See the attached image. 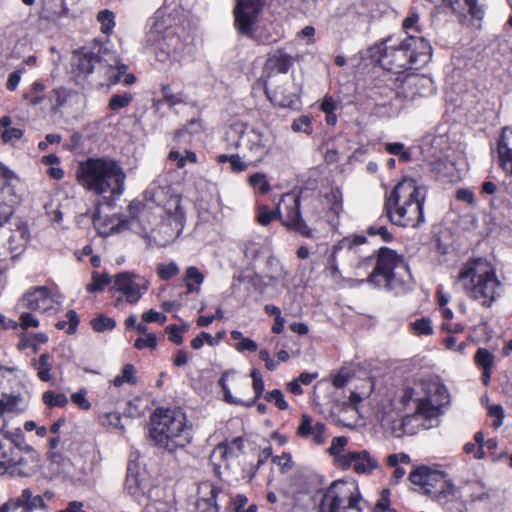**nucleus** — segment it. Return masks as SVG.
<instances>
[{
	"label": "nucleus",
	"mask_w": 512,
	"mask_h": 512,
	"mask_svg": "<svg viewBox=\"0 0 512 512\" xmlns=\"http://www.w3.org/2000/svg\"><path fill=\"white\" fill-rule=\"evenodd\" d=\"M425 79L423 77H420L416 74H407L405 77L401 80L402 87L397 88V96L403 97V98H410L413 99L414 92L408 93L406 92V88H412L418 86V84Z\"/></svg>",
	"instance_id": "nucleus-34"
},
{
	"label": "nucleus",
	"mask_w": 512,
	"mask_h": 512,
	"mask_svg": "<svg viewBox=\"0 0 512 512\" xmlns=\"http://www.w3.org/2000/svg\"><path fill=\"white\" fill-rule=\"evenodd\" d=\"M277 212L284 226L293 230L303 237L311 238L312 230L302 219L300 211V198L292 193H286L282 196Z\"/></svg>",
	"instance_id": "nucleus-13"
},
{
	"label": "nucleus",
	"mask_w": 512,
	"mask_h": 512,
	"mask_svg": "<svg viewBox=\"0 0 512 512\" xmlns=\"http://www.w3.org/2000/svg\"><path fill=\"white\" fill-rule=\"evenodd\" d=\"M387 41L378 47L380 65L394 73L418 69L431 59L432 46L423 37L409 35L398 45L388 46Z\"/></svg>",
	"instance_id": "nucleus-3"
},
{
	"label": "nucleus",
	"mask_w": 512,
	"mask_h": 512,
	"mask_svg": "<svg viewBox=\"0 0 512 512\" xmlns=\"http://www.w3.org/2000/svg\"><path fill=\"white\" fill-rule=\"evenodd\" d=\"M185 422L186 417L182 410L159 408L151 416L150 436L157 445L168 446L171 441L174 448H184V442L174 440L185 433Z\"/></svg>",
	"instance_id": "nucleus-10"
},
{
	"label": "nucleus",
	"mask_w": 512,
	"mask_h": 512,
	"mask_svg": "<svg viewBox=\"0 0 512 512\" xmlns=\"http://www.w3.org/2000/svg\"><path fill=\"white\" fill-rule=\"evenodd\" d=\"M133 100V95L129 92L122 94H113L109 100V108L113 111H118L127 107Z\"/></svg>",
	"instance_id": "nucleus-42"
},
{
	"label": "nucleus",
	"mask_w": 512,
	"mask_h": 512,
	"mask_svg": "<svg viewBox=\"0 0 512 512\" xmlns=\"http://www.w3.org/2000/svg\"><path fill=\"white\" fill-rule=\"evenodd\" d=\"M279 218V214L276 210H270L267 206H260L258 209L257 221L260 225L266 226L271 221Z\"/></svg>",
	"instance_id": "nucleus-49"
},
{
	"label": "nucleus",
	"mask_w": 512,
	"mask_h": 512,
	"mask_svg": "<svg viewBox=\"0 0 512 512\" xmlns=\"http://www.w3.org/2000/svg\"><path fill=\"white\" fill-rule=\"evenodd\" d=\"M450 403V394L446 386L442 383H434L429 393L417 400L416 411L412 415L405 416L400 422L399 427L404 434L415 433L414 424H421L424 429H430L437 426L439 416L443 409Z\"/></svg>",
	"instance_id": "nucleus-8"
},
{
	"label": "nucleus",
	"mask_w": 512,
	"mask_h": 512,
	"mask_svg": "<svg viewBox=\"0 0 512 512\" xmlns=\"http://www.w3.org/2000/svg\"><path fill=\"white\" fill-rule=\"evenodd\" d=\"M291 128L294 132L310 134L312 132L311 118L308 115H301L293 121Z\"/></svg>",
	"instance_id": "nucleus-53"
},
{
	"label": "nucleus",
	"mask_w": 512,
	"mask_h": 512,
	"mask_svg": "<svg viewBox=\"0 0 512 512\" xmlns=\"http://www.w3.org/2000/svg\"><path fill=\"white\" fill-rule=\"evenodd\" d=\"M77 177L86 190L111 198L120 197L125 189L126 174L111 158H90L79 165Z\"/></svg>",
	"instance_id": "nucleus-2"
},
{
	"label": "nucleus",
	"mask_w": 512,
	"mask_h": 512,
	"mask_svg": "<svg viewBox=\"0 0 512 512\" xmlns=\"http://www.w3.org/2000/svg\"><path fill=\"white\" fill-rule=\"evenodd\" d=\"M409 480L420 493L434 499L446 498L455 492L452 480L438 466H416L410 472Z\"/></svg>",
	"instance_id": "nucleus-12"
},
{
	"label": "nucleus",
	"mask_w": 512,
	"mask_h": 512,
	"mask_svg": "<svg viewBox=\"0 0 512 512\" xmlns=\"http://www.w3.org/2000/svg\"><path fill=\"white\" fill-rule=\"evenodd\" d=\"M50 356L47 353H43L40 355L39 359L33 360V365L35 369L38 371V377L40 380L48 382L51 380L50 370Z\"/></svg>",
	"instance_id": "nucleus-35"
},
{
	"label": "nucleus",
	"mask_w": 512,
	"mask_h": 512,
	"mask_svg": "<svg viewBox=\"0 0 512 512\" xmlns=\"http://www.w3.org/2000/svg\"><path fill=\"white\" fill-rule=\"evenodd\" d=\"M205 279L204 274L195 266H189L185 272L184 282L201 285Z\"/></svg>",
	"instance_id": "nucleus-55"
},
{
	"label": "nucleus",
	"mask_w": 512,
	"mask_h": 512,
	"mask_svg": "<svg viewBox=\"0 0 512 512\" xmlns=\"http://www.w3.org/2000/svg\"><path fill=\"white\" fill-rule=\"evenodd\" d=\"M458 281L473 300L490 307L500 295L501 283L494 267L484 259L470 260L461 268Z\"/></svg>",
	"instance_id": "nucleus-4"
},
{
	"label": "nucleus",
	"mask_w": 512,
	"mask_h": 512,
	"mask_svg": "<svg viewBox=\"0 0 512 512\" xmlns=\"http://www.w3.org/2000/svg\"><path fill=\"white\" fill-rule=\"evenodd\" d=\"M100 421L102 425L113 428L123 430V425L121 424V415L117 412H108L104 413L100 416Z\"/></svg>",
	"instance_id": "nucleus-46"
},
{
	"label": "nucleus",
	"mask_w": 512,
	"mask_h": 512,
	"mask_svg": "<svg viewBox=\"0 0 512 512\" xmlns=\"http://www.w3.org/2000/svg\"><path fill=\"white\" fill-rule=\"evenodd\" d=\"M366 502L352 483L334 481L324 492L319 512H364Z\"/></svg>",
	"instance_id": "nucleus-11"
},
{
	"label": "nucleus",
	"mask_w": 512,
	"mask_h": 512,
	"mask_svg": "<svg viewBox=\"0 0 512 512\" xmlns=\"http://www.w3.org/2000/svg\"><path fill=\"white\" fill-rule=\"evenodd\" d=\"M249 184L259 189L262 194L267 193L270 190V185L266 179L265 174L255 173L249 177Z\"/></svg>",
	"instance_id": "nucleus-50"
},
{
	"label": "nucleus",
	"mask_w": 512,
	"mask_h": 512,
	"mask_svg": "<svg viewBox=\"0 0 512 512\" xmlns=\"http://www.w3.org/2000/svg\"><path fill=\"white\" fill-rule=\"evenodd\" d=\"M460 18L466 19L470 16L473 20H482L484 8L478 0H445Z\"/></svg>",
	"instance_id": "nucleus-24"
},
{
	"label": "nucleus",
	"mask_w": 512,
	"mask_h": 512,
	"mask_svg": "<svg viewBox=\"0 0 512 512\" xmlns=\"http://www.w3.org/2000/svg\"><path fill=\"white\" fill-rule=\"evenodd\" d=\"M203 488L209 489L210 496L206 499H204V498L200 499L198 501V505H200L201 502H204L207 507H214L215 511L218 512L220 507L218 506V504L216 502V498H217L218 494L220 493V489L217 486L210 484V483L203 484L201 489H203Z\"/></svg>",
	"instance_id": "nucleus-45"
},
{
	"label": "nucleus",
	"mask_w": 512,
	"mask_h": 512,
	"mask_svg": "<svg viewBox=\"0 0 512 512\" xmlns=\"http://www.w3.org/2000/svg\"><path fill=\"white\" fill-rule=\"evenodd\" d=\"M161 93L163 101L171 107L184 101L183 94L180 92L174 93L171 89V86L168 84L162 85Z\"/></svg>",
	"instance_id": "nucleus-43"
},
{
	"label": "nucleus",
	"mask_w": 512,
	"mask_h": 512,
	"mask_svg": "<svg viewBox=\"0 0 512 512\" xmlns=\"http://www.w3.org/2000/svg\"><path fill=\"white\" fill-rule=\"evenodd\" d=\"M73 67L79 75L87 76L96 69L101 77L100 85L111 86L118 82L131 85L136 81L133 74L127 73V65L122 63L118 55L102 51L96 55L91 51L80 50L74 53Z\"/></svg>",
	"instance_id": "nucleus-5"
},
{
	"label": "nucleus",
	"mask_w": 512,
	"mask_h": 512,
	"mask_svg": "<svg viewBox=\"0 0 512 512\" xmlns=\"http://www.w3.org/2000/svg\"><path fill=\"white\" fill-rule=\"evenodd\" d=\"M20 326L22 329L26 330L28 328H37L39 326V321L34 317L33 314L29 312H22L20 314Z\"/></svg>",
	"instance_id": "nucleus-60"
},
{
	"label": "nucleus",
	"mask_w": 512,
	"mask_h": 512,
	"mask_svg": "<svg viewBox=\"0 0 512 512\" xmlns=\"http://www.w3.org/2000/svg\"><path fill=\"white\" fill-rule=\"evenodd\" d=\"M167 333L169 334V339L173 343L180 345L183 342L182 332L183 329L176 326V325H170L166 328Z\"/></svg>",
	"instance_id": "nucleus-62"
},
{
	"label": "nucleus",
	"mask_w": 512,
	"mask_h": 512,
	"mask_svg": "<svg viewBox=\"0 0 512 512\" xmlns=\"http://www.w3.org/2000/svg\"><path fill=\"white\" fill-rule=\"evenodd\" d=\"M72 95V91L63 87L53 89L50 92V102L52 103V108L54 110L60 109L67 103L68 99L71 98Z\"/></svg>",
	"instance_id": "nucleus-36"
},
{
	"label": "nucleus",
	"mask_w": 512,
	"mask_h": 512,
	"mask_svg": "<svg viewBox=\"0 0 512 512\" xmlns=\"http://www.w3.org/2000/svg\"><path fill=\"white\" fill-rule=\"evenodd\" d=\"M411 327L417 335H431L433 333L432 323L427 318L412 322Z\"/></svg>",
	"instance_id": "nucleus-51"
},
{
	"label": "nucleus",
	"mask_w": 512,
	"mask_h": 512,
	"mask_svg": "<svg viewBox=\"0 0 512 512\" xmlns=\"http://www.w3.org/2000/svg\"><path fill=\"white\" fill-rule=\"evenodd\" d=\"M43 402L49 407H64L68 403V399L63 393H55L46 391L42 395Z\"/></svg>",
	"instance_id": "nucleus-41"
},
{
	"label": "nucleus",
	"mask_w": 512,
	"mask_h": 512,
	"mask_svg": "<svg viewBox=\"0 0 512 512\" xmlns=\"http://www.w3.org/2000/svg\"><path fill=\"white\" fill-rule=\"evenodd\" d=\"M97 20L100 23L101 32L104 34H110L115 26L114 13L108 9L102 10L97 15Z\"/></svg>",
	"instance_id": "nucleus-38"
},
{
	"label": "nucleus",
	"mask_w": 512,
	"mask_h": 512,
	"mask_svg": "<svg viewBox=\"0 0 512 512\" xmlns=\"http://www.w3.org/2000/svg\"><path fill=\"white\" fill-rule=\"evenodd\" d=\"M109 283L113 284V278L108 274H99L97 272L92 273V281L86 286V290L89 293L102 291Z\"/></svg>",
	"instance_id": "nucleus-37"
},
{
	"label": "nucleus",
	"mask_w": 512,
	"mask_h": 512,
	"mask_svg": "<svg viewBox=\"0 0 512 512\" xmlns=\"http://www.w3.org/2000/svg\"><path fill=\"white\" fill-rule=\"evenodd\" d=\"M142 319L144 322H159L161 324L167 320L165 315H163L153 309H150L147 312L143 313Z\"/></svg>",
	"instance_id": "nucleus-63"
},
{
	"label": "nucleus",
	"mask_w": 512,
	"mask_h": 512,
	"mask_svg": "<svg viewBox=\"0 0 512 512\" xmlns=\"http://www.w3.org/2000/svg\"><path fill=\"white\" fill-rule=\"evenodd\" d=\"M10 500L16 507L21 508V510H25V512H32L35 509L46 508L44 498L40 495H33L29 488L23 489L20 496Z\"/></svg>",
	"instance_id": "nucleus-28"
},
{
	"label": "nucleus",
	"mask_w": 512,
	"mask_h": 512,
	"mask_svg": "<svg viewBox=\"0 0 512 512\" xmlns=\"http://www.w3.org/2000/svg\"><path fill=\"white\" fill-rule=\"evenodd\" d=\"M86 394L87 391L83 388L71 395L72 402L83 410L91 408V403L87 400Z\"/></svg>",
	"instance_id": "nucleus-57"
},
{
	"label": "nucleus",
	"mask_w": 512,
	"mask_h": 512,
	"mask_svg": "<svg viewBox=\"0 0 512 512\" xmlns=\"http://www.w3.org/2000/svg\"><path fill=\"white\" fill-rule=\"evenodd\" d=\"M64 463L61 450H51L45 460L37 450H0V474L30 476L45 465L51 474H58Z\"/></svg>",
	"instance_id": "nucleus-6"
},
{
	"label": "nucleus",
	"mask_w": 512,
	"mask_h": 512,
	"mask_svg": "<svg viewBox=\"0 0 512 512\" xmlns=\"http://www.w3.org/2000/svg\"><path fill=\"white\" fill-rule=\"evenodd\" d=\"M23 136V130L18 128H8L4 130L1 134L2 140L6 142H10L14 139H20Z\"/></svg>",
	"instance_id": "nucleus-64"
},
{
	"label": "nucleus",
	"mask_w": 512,
	"mask_h": 512,
	"mask_svg": "<svg viewBox=\"0 0 512 512\" xmlns=\"http://www.w3.org/2000/svg\"><path fill=\"white\" fill-rule=\"evenodd\" d=\"M136 372L137 370L133 364H125L121 373L112 380V384L115 387H121L125 383L135 385L137 383Z\"/></svg>",
	"instance_id": "nucleus-33"
},
{
	"label": "nucleus",
	"mask_w": 512,
	"mask_h": 512,
	"mask_svg": "<svg viewBox=\"0 0 512 512\" xmlns=\"http://www.w3.org/2000/svg\"><path fill=\"white\" fill-rule=\"evenodd\" d=\"M172 18L167 12L166 7H160L154 15L149 19V30L146 33V42L148 44L160 43L167 41V46L180 44L179 38L174 34L172 26Z\"/></svg>",
	"instance_id": "nucleus-15"
},
{
	"label": "nucleus",
	"mask_w": 512,
	"mask_h": 512,
	"mask_svg": "<svg viewBox=\"0 0 512 512\" xmlns=\"http://www.w3.org/2000/svg\"><path fill=\"white\" fill-rule=\"evenodd\" d=\"M488 414L490 417L494 418L492 422V426L494 428H499L503 424L504 419V410L500 405H492L489 407Z\"/></svg>",
	"instance_id": "nucleus-59"
},
{
	"label": "nucleus",
	"mask_w": 512,
	"mask_h": 512,
	"mask_svg": "<svg viewBox=\"0 0 512 512\" xmlns=\"http://www.w3.org/2000/svg\"><path fill=\"white\" fill-rule=\"evenodd\" d=\"M217 161L219 163L229 162L230 168L233 172H241L246 170L248 167V164L245 161H242L238 154H220L217 156Z\"/></svg>",
	"instance_id": "nucleus-39"
},
{
	"label": "nucleus",
	"mask_w": 512,
	"mask_h": 512,
	"mask_svg": "<svg viewBox=\"0 0 512 512\" xmlns=\"http://www.w3.org/2000/svg\"><path fill=\"white\" fill-rule=\"evenodd\" d=\"M149 282L144 278L130 273L121 272L113 277L112 291L121 293L125 301L136 304L148 290Z\"/></svg>",
	"instance_id": "nucleus-16"
},
{
	"label": "nucleus",
	"mask_w": 512,
	"mask_h": 512,
	"mask_svg": "<svg viewBox=\"0 0 512 512\" xmlns=\"http://www.w3.org/2000/svg\"><path fill=\"white\" fill-rule=\"evenodd\" d=\"M291 66V58L288 54L282 51H276L271 54L266 60L264 72L267 78L272 77L274 74H285Z\"/></svg>",
	"instance_id": "nucleus-26"
},
{
	"label": "nucleus",
	"mask_w": 512,
	"mask_h": 512,
	"mask_svg": "<svg viewBox=\"0 0 512 512\" xmlns=\"http://www.w3.org/2000/svg\"><path fill=\"white\" fill-rule=\"evenodd\" d=\"M385 148L388 153L399 156L400 159L404 161H408L410 159V152L404 149V145L402 143H387Z\"/></svg>",
	"instance_id": "nucleus-54"
},
{
	"label": "nucleus",
	"mask_w": 512,
	"mask_h": 512,
	"mask_svg": "<svg viewBox=\"0 0 512 512\" xmlns=\"http://www.w3.org/2000/svg\"><path fill=\"white\" fill-rule=\"evenodd\" d=\"M387 463L390 467L395 468L392 476V482L397 484L406 474L405 469L401 467L400 464H409L410 457L405 453L391 454L387 458Z\"/></svg>",
	"instance_id": "nucleus-31"
},
{
	"label": "nucleus",
	"mask_w": 512,
	"mask_h": 512,
	"mask_svg": "<svg viewBox=\"0 0 512 512\" xmlns=\"http://www.w3.org/2000/svg\"><path fill=\"white\" fill-rule=\"evenodd\" d=\"M493 359V355L484 348H479L475 354L476 363L483 369H491Z\"/></svg>",
	"instance_id": "nucleus-52"
},
{
	"label": "nucleus",
	"mask_w": 512,
	"mask_h": 512,
	"mask_svg": "<svg viewBox=\"0 0 512 512\" xmlns=\"http://www.w3.org/2000/svg\"><path fill=\"white\" fill-rule=\"evenodd\" d=\"M171 197V189L167 185H161L158 181L152 182L145 190V198L158 206H163Z\"/></svg>",
	"instance_id": "nucleus-30"
},
{
	"label": "nucleus",
	"mask_w": 512,
	"mask_h": 512,
	"mask_svg": "<svg viewBox=\"0 0 512 512\" xmlns=\"http://www.w3.org/2000/svg\"><path fill=\"white\" fill-rule=\"evenodd\" d=\"M410 278V271L403 257L387 247H382L367 281L398 294L408 289Z\"/></svg>",
	"instance_id": "nucleus-7"
},
{
	"label": "nucleus",
	"mask_w": 512,
	"mask_h": 512,
	"mask_svg": "<svg viewBox=\"0 0 512 512\" xmlns=\"http://www.w3.org/2000/svg\"><path fill=\"white\" fill-rule=\"evenodd\" d=\"M18 182L16 175L6 166L0 164V229L14 212L15 205L19 202V196L15 190Z\"/></svg>",
	"instance_id": "nucleus-14"
},
{
	"label": "nucleus",
	"mask_w": 512,
	"mask_h": 512,
	"mask_svg": "<svg viewBox=\"0 0 512 512\" xmlns=\"http://www.w3.org/2000/svg\"><path fill=\"white\" fill-rule=\"evenodd\" d=\"M265 399L269 402H274V404L281 410L288 408V403L284 400L283 393L278 389L268 392Z\"/></svg>",
	"instance_id": "nucleus-56"
},
{
	"label": "nucleus",
	"mask_w": 512,
	"mask_h": 512,
	"mask_svg": "<svg viewBox=\"0 0 512 512\" xmlns=\"http://www.w3.org/2000/svg\"><path fill=\"white\" fill-rule=\"evenodd\" d=\"M366 242V238L362 235H354L344 237L338 241L333 247V259L347 254L350 258H355L359 254V247Z\"/></svg>",
	"instance_id": "nucleus-25"
},
{
	"label": "nucleus",
	"mask_w": 512,
	"mask_h": 512,
	"mask_svg": "<svg viewBox=\"0 0 512 512\" xmlns=\"http://www.w3.org/2000/svg\"><path fill=\"white\" fill-rule=\"evenodd\" d=\"M7 229L9 230V236L4 237L3 244H1V247L2 249H4L7 246V249L11 253H15L19 249L24 247V245L27 242V238L25 237V232L22 230L14 232L9 228Z\"/></svg>",
	"instance_id": "nucleus-32"
},
{
	"label": "nucleus",
	"mask_w": 512,
	"mask_h": 512,
	"mask_svg": "<svg viewBox=\"0 0 512 512\" xmlns=\"http://www.w3.org/2000/svg\"><path fill=\"white\" fill-rule=\"evenodd\" d=\"M134 346L139 350L144 348L155 349L157 346L155 334H146L144 337L137 338Z\"/></svg>",
	"instance_id": "nucleus-58"
},
{
	"label": "nucleus",
	"mask_w": 512,
	"mask_h": 512,
	"mask_svg": "<svg viewBox=\"0 0 512 512\" xmlns=\"http://www.w3.org/2000/svg\"><path fill=\"white\" fill-rule=\"evenodd\" d=\"M265 93L272 104L282 108H294L299 104L298 88L291 90V88L287 86L270 90L266 85Z\"/></svg>",
	"instance_id": "nucleus-23"
},
{
	"label": "nucleus",
	"mask_w": 512,
	"mask_h": 512,
	"mask_svg": "<svg viewBox=\"0 0 512 512\" xmlns=\"http://www.w3.org/2000/svg\"><path fill=\"white\" fill-rule=\"evenodd\" d=\"M266 0H237L234 8L235 25L243 35H250Z\"/></svg>",
	"instance_id": "nucleus-18"
},
{
	"label": "nucleus",
	"mask_w": 512,
	"mask_h": 512,
	"mask_svg": "<svg viewBox=\"0 0 512 512\" xmlns=\"http://www.w3.org/2000/svg\"><path fill=\"white\" fill-rule=\"evenodd\" d=\"M234 374L235 373L233 371H225L222 373V376L219 380V385L224 394V401L229 404H232V405H240V406H246V407H250V406L254 405L256 400L260 398V396L262 395V393L264 391V382H263L260 372L257 369H253L251 371V377L253 380L252 387L255 392V397L253 399L247 400V401L233 396L229 387L226 384L228 378L230 376H234Z\"/></svg>",
	"instance_id": "nucleus-20"
},
{
	"label": "nucleus",
	"mask_w": 512,
	"mask_h": 512,
	"mask_svg": "<svg viewBox=\"0 0 512 512\" xmlns=\"http://www.w3.org/2000/svg\"><path fill=\"white\" fill-rule=\"evenodd\" d=\"M427 188L412 178H403L385 200V211L394 225L416 228L424 222Z\"/></svg>",
	"instance_id": "nucleus-1"
},
{
	"label": "nucleus",
	"mask_w": 512,
	"mask_h": 512,
	"mask_svg": "<svg viewBox=\"0 0 512 512\" xmlns=\"http://www.w3.org/2000/svg\"><path fill=\"white\" fill-rule=\"evenodd\" d=\"M157 273L162 280H169L179 274V267L175 262L160 264L157 267Z\"/></svg>",
	"instance_id": "nucleus-48"
},
{
	"label": "nucleus",
	"mask_w": 512,
	"mask_h": 512,
	"mask_svg": "<svg viewBox=\"0 0 512 512\" xmlns=\"http://www.w3.org/2000/svg\"><path fill=\"white\" fill-rule=\"evenodd\" d=\"M151 46H156L158 51L156 52V58L160 62H165L171 56H175V49L179 44H174L173 46L168 47L167 41H160V43L150 44Z\"/></svg>",
	"instance_id": "nucleus-44"
},
{
	"label": "nucleus",
	"mask_w": 512,
	"mask_h": 512,
	"mask_svg": "<svg viewBox=\"0 0 512 512\" xmlns=\"http://www.w3.org/2000/svg\"><path fill=\"white\" fill-rule=\"evenodd\" d=\"M390 495L391 492L388 488L383 489L380 493L379 499L375 504V509L382 511L388 510L390 507Z\"/></svg>",
	"instance_id": "nucleus-61"
},
{
	"label": "nucleus",
	"mask_w": 512,
	"mask_h": 512,
	"mask_svg": "<svg viewBox=\"0 0 512 512\" xmlns=\"http://www.w3.org/2000/svg\"><path fill=\"white\" fill-rule=\"evenodd\" d=\"M297 434L302 438L311 439L312 444L320 446L325 444L328 433L324 423L314 421L311 416L303 414L301 423L297 428Z\"/></svg>",
	"instance_id": "nucleus-21"
},
{
	"label": "nucleus",
	"mask_w": 512,
	"mask_h": 512,
	"mask_svg": "<svg viewBox=\"0 0 512 512\" xmlns=\"http://www.w3.org/2000/svg\"><path fill=\"white\" fill-rule=\"evenodd\" d=\"M138 459V451H135L129 456V463L127 467V475L125 479V490L129 495L134 498L140 497L143 494L145 484L144 477L138 469V465L135 463Z\"/></svg>",
	"instance_id": "nucleus-22"
},
{
	"label": "nucleus",
	"mask_w": 512,
	"mask_h": 512,
	"mask_svg": "<svg viewBox=\"0 0 512 512\" xmlns=\"http://www.w3.org/2000/svg\"><path fill=\"white\" fill-rule=\"evenodd\" d=\"M225 135L226 140H231L235 148H242L243 157L250 163L261 161L270 153L274 145L272 133L258 128L242 129L233 126L226 131Z\"/></svg>",
	"instance_id": "nucleus-9"
},
{
	"label": "nucleus",
	"mask_w": 512,
	"mask_h": 512,
	"mask_svg": "<svg viewBox=\"0 0 512 512\" xmlns=\"http://www.w3.org/2000/svg\"><path fill=\"white\" fill-rule=\"evenodd\" d=\"M498 155L502 167L512 173V130L503 129L498 143Z\"/></svg>",
	"instance_id": "nucleus-27"
},
{
	"label": "nucleus",
	"mask_w": 512,
	"mask_h": 512,
	"mask_svg": "<svg viewBox=\"0 0 512 512\" xmlns=\"http://www.w3.org/2000/svg\"><path fill=\"white\" fill-rule=\"evenodd\" d=\"M335 462L343 469L352 468L358 474H369L378 463L366 450H329Z\"/></svg>",
	"instance_id": "nucleus-17"
},
{
	"label": "nucleus",
	"mask_w": 512,
	"mask_h": 512,
	"mask_svg": "<svg viewBox=\"0 0 512 512\" xmlns=\"http://www.w3.org/2000/svg\"><path fill=\"white\" fill-rule=\"evenodd\" d=\"M90 325L95 332L101 333L107 330H113L116 326V322L113 318L99 315L90 321Z\"/></svg>",
	"instance_id": "nucleus-40"
},
{
	"label": "nucleus",
	"mask_w": 512,
	"mask_h": 512,
	"mask_svg": "<svg viewBox=\"0 0 512 512\" xmlns=\"http://www.w3.org/2000/svg\"><path fill=\"white\" fill-rule=\"evenodd\" d=\"M27 400L20 394H3L0 399V416L5 413H20L26 409Z\"/></svg>",
	"instance_id": "nucleus-29"
},
{
	"label": "nucleus",
	"mask_w": 512,
	"mask_h": 512,
	"mask_svg": "<svg viewBox=\"0 0 512 512\" xmlns=\"http://www.w3.org/2000/svg\"><path fill=\"white\" fill-rule=\"evenodd\" d=\"M18 305L20 308L46 313L57 311L60 300L47 287L41 286L25 293Z\"/></svg>",
	"instance_id": "nucleus-19"
},
{
	"label": "nucleus",
	"mask_w": 512,
	"mask_h": 512,
	"mask_svg": "<svg viewBox=\"0 0 512 512\" xmlns=\"http://www.w3.org/2000/svg\"><path fill=\"white\" fill-rule=\"evenodd\" d=\"M66 317L68 319V322L59 321V322H57L56 327L58 329H65L68 324L67 333L73 334L76 331L78 323H79L78 315L74 310H69L66 314Z\"/></svg>",
	"instance_id": "nucleus-47"
}]
</instances>
